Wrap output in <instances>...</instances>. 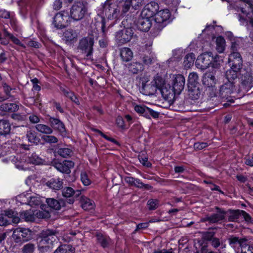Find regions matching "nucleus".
Segmentation results:
<instances>
[{"mask_svg":"<svg viewBox=\"0 0 253 253\" xmlns=\"http://www.w3.org/2000/svg\"><path fill=\"white\" fill-rule=\"evenodd\" d=\"M42 139L46 143H56L58 142V138L53 135H44Z\"/></svg>","mask_w":253,"mask_h":253,"instance_id":"obj_53","label":"nucleus"},{"mask_svg":"<svg viewBox=\"0 0 253 253\" xmlns=\"http://www.w3.org/2000/svg\"><path fill=\"white\" fill-rule=\"evenodd\" d=\"M12 236L16 243H21L31 240L32 232L27 228H17L13 231Z\"/></svg>","mask_w":253,"mask_h":253,"instance_id":"obj_8","label":"nucleus"},{"mask_svg":"<svg viewBox=\"0 0 253 253\" xmlns=\"http://www.w3.org/2000/svg\"><path fill=\"white\" fill-rule=\"evenodd\" d=\"M185 83V78L182 75H175L173 79L172 88L169 86V89L165 87L162 89V94L163 96L169 97L174 94H179L184 88Z\"/></svg>","mask_w":253,"mask_h":253,"instance_id":"obj_5","label":"nucleus"},{"mask_svg":"<svg viewBox=\"0 0 253 253\" xmlns=\"http://www.w3.org/2000/svg\"><path fill=\"white\" fill-rule=\"evenodd\" d=\"M214 70L212 69V71L206 72L203 77L202 82L203 84L209 87L210 89L211 88L212 91H214L213 86L216 83V79L214 76Z\"/></svg>","mask_w":253,"mask_h":253,"instance_id":"obj_18","label":"nucleus"},{"mask_svg":"<svg viewBox=\"0 0 253 253\" xmlns=\"http://www.w3.org/2000/svg\"><path fill=\"white\" fill-rule=\"evenodd\" d=\"M26 137L29 142L35 145H38L41 142V139L37 133L33 130H30L27 131Z\"/></svg>","mask_w":253,"mask_h":253,"instance_id":"obj_31","label":"nucleus"},{"mask_svg":"<svg viewBox=\"0 0 253 253\" xmlns=\"http://www.w3.org/2000/svg\"><path fill=\"white\" fill-rule=\"evenodd\" d=\"M75 190L71 187H66L62 191V194L63 197L70 198L74 194Z\"/></svg>","mask_w":253,"mask_h":253,"instance_id":"obj_51","label":"nucleus"},{"mask_svg":"<svg viewBox=\"0 0 253 253\" xmlns=\"http://www.w3.org/2000/svg\"><path fill=\"white\" fill-rule=\"evenodd\" d=\"M81 179L85 186H88L90 184V180L88 178L85 172H82L81 174Z\"/></svg>","mask_w":253,"mask_h":253,"instance_id":"obj_56","label":"nucleus"},{"mask_svg":"<svg viewBox=\"0 0 253 253\" xmlns=\"http://www.w3.org/2000/svg\"><path fill=\"white\" fill-rule=\"evenodd\" d=\"M15 213L12 210H8L5 211V216L7 218H9L11 219V221L15 224L18 223L20 221V218L17 216Z\"/></svg>","mask_w":253,"mask_h":253,"instance_id":"obj_45","label":"nucleus"},{"mask_svg":"<svg viewBox=\"0 0 253 253\" xmlns=\"http://www.w3.org/2000/svg\"><path fill=\"white\" fill-rule=\"evenodd\" d=\"M95 131L98 134H99L102 137H103V138H104L106 140H107L108 141H111V142H113V143H115L116 144L119 145L118 142H117V140H116L115 139H114L113 138H111V137H109L107 136V135L104 134L103 132H102L100 130L96 129V130H95Z\"/></svg>","mask_w":253,"mask_h":253,"instance_id":"obj_58","label":"nucleus"},{"mask_svg":"<svg viewBox=\"0 0 253 253\" xmlns=\"http://www.w3.org/2000/svg\"><path fill=\"white\" fill-rule=\"evenodd\" d=\"M0 17L4 18V19L10 18L9 12L5 10H0Z\"/></svg>","mask_w":253,"mask_h":253,"instance_id":"obj_62","label":"nucleus"},{"mask_svg":"<svg viewBox=\"0 0 253 253\" xmlns=\"http://www.w3.org/2000/svg\"><path fill=\"white\" fill-rule=\"evenodd\" d=\"M245 164L249 166H253V157L247 156L245 158Z\"/></svg>","mask_w":253,"mask_h":253,"instance_id":"obj_64","label":"nucleus"},{"mask_svg":"<svg viewBox=\"0 0 253 253\" xmlns=\"http://www.w3.org/2000/svg\"><path fill=\"white\" fill-rule=\"evenodd\" d=\"M48 121L51 128H53L55 130H58L59 132L62 133H65L66 132V129L64 124L59 119H57L54 117H50Z\"/></svg>","mask_w":253,"mask_h":253,"instance_id":"obj_23","label":"nucleus"},{"mask_svg":"<svg viewBox=\"0 0 253 253\" xmlns=\"http://www.w3.org/2000/svg\"><path fill=\"white\" fill-rule=\"evenodd\" d=\"M93 202L91 200L87 198H83L82 207L84 210H89L93 209Z\"/></svg>","mask_w":253,"mask_h":253,"instance_id":"obj_47","label":"nucleus"},{"mask_svg":"<svg viewBox=\"0 0 253 253\" xmlns=\"http://www.w3.org/2000/svg\"><path fill=\"white\" fill-rule=\"evenodd\" d=\"M57 232L55 230L46 229L41 233V239L38 242L40 252H49L53 249L55 243H57Z\"/></svg>","mask_w":253,"mask_h":253,"instance_id":"obj_1","label":"nucleus"},{"mask_svg":"<svg viewBox=\"0 0 253 253\" xmlns=\"http://www.w3.org/2000/svg\"><path fill=\"white\" fill-rule=\"evenodd\" d=\"M35 250V245L29 243L25 245L21 249L22 253H33Z\"/></svg>","mask_w":253,"mask_h":253,"instance_id":"obj_48","label":"nucleus"},{"mask_svg":"<svg viewBox=\"0 0 253 253\" xmlns=\"http://www.w3.org/2000/svg\"><path fill=\"white\" fill-rule=\"evenodd\" d=\"M228 62L231 68L226 72V77L229 79H237L238 72L242 69L243 59L240 53L238 52H232L228 59Z\"/></svg>","mask_w":253,"mask_h":253,"instance_id":"obj_2","label":"nucleus"},{"mask_svg":"<svg viewBox=\"0 0 253 253\" xmlns=\"http://www.w3.org/2000/svg\"><path fill=\"white\" fill-rule=\"evenodd\" d=\"M115 0H107L102 6V12L109 19L116 17V13L118 11Z\"/></svg>","mask_w":253,"mask_h":253,"instance_id":"obj_13","label":"nucleus"},{"mask_svg":"<svg viewBox=\"0 0 253 253\" xmlns=\"http://www.w3.org/2000/svg\"><path fill=\"white\" fill-rule=\"evenodd\" d=\"M241 253H253V244H248V240H247L245 245L242 247Z\"/></svg>","mask_w":253,"mask_h":253,"instance_id":"obj_49","label":"nucleus"},{"mask_svg":"<svg viewBox=\"0 0 253 253\" xmlns=\"http://www.w3.org/2000/svg\"><path fill=\"white\" fill-rule=\"evenodd\" d=\"M125 182L129 185L139 188L140 187L141 180L133 177L126 176L125 178Z\"/></svg>","mask_w":253,"mask_h":253,"instance_id":"obj_42","label":"nucleus"},{"mask_svg":"<svg viewBox=\"0 0 253 253\" xmlns=\"http://www.w3.org/2000/svg\"><path fill=\"white\" fill-rule=\"evenodd\" d=\"M74 166V163L71 161H64L63 163H57L54 165L55 168L62 173L69 174L71 172V169Z\"/></svg>","mask_w":253,"mask_h":253,"instance_id":"obj_20","label":"nucleus"},{"mask_svg":"<svg viewBox=\"0 0 253 253\" xmlns=\"http://www.w3.org/2000/svg\"><path fill=\"white\" fill-rule=\"evenodd\" d=\"M226 77L227 82L222 85L219 89V95L222 98L227 99L236 89L237 79H229Z\"/></svg>","mask_w":253,"mask_h":253,"instance_id":"obj_6","label":"nucleus"},{"mask_svg":"<svg viewBox=\"0 0 253 253\" xmlns=\"http://www.w3.org/2000/svg\"><path fill=\"white\" fill-rule=\"evenodd\" d=\"M10 40L15 45H18V46L22 47L24 48H25L26 47L25 45L24 44H23L18 38L15 37L13 35L11 36Z\"/></svg>","mask_w":253,"mask_h":253,"instance_id":"obj_59","label":"nucleus"},{"mask_svg":"<svg viewBox=\"0 0 253 253\" xmlns=\"http://www.w3.org/2000/svg\"><path fill=\"white\" fill-rule=\"evenodd\" d=\"M87 11L85 5L82 2L75 3L71 9V17L75 20L82 19Z\"/></svg>","mask_w":253,"mask_h":253,"instance_id":"obj_11","label":"nucleus"},{"mask_svg":"<svg viewBox=\"0 0 253 253\" xmlns=\"http://www.w3.org/2000/svg\"><path fill=\"white\" fill-rule=\"evenodd\" d=\"M147 205L150 210H154L159 206V201L157 199H150L147 202Z\"/></svg>","mask_w":253,"mask_h":253,"instance_id":"obj_52","label":"nucleus"},{"mask_svg":"<svg viewBox=\"0 0 253 253\" xmlns=\"http://www.w3.org/2000/svg\"><path fill=\"white\" fill-rule=\"evenodd\" d=\"M226 212L229 222H236L241 216V210H229Z\"/></svg>","mask_w":253,"mask_h":253,"instance_id":"obj_30","label":"nucleus"},{"mask_svg":"<svg viewBox=\"0 0 253 253\" xmlns=\"http://www.w3.org/2000/svg\"><path fill=\"white\" fill-rule=\"evenodd\" d=\"M27 161L31 164L39 165L41 163L42 160L36 153H32L28 154Z\"/></svg>","mask_w":253,"mask_h":253,"instance_id":"obj_44","label":"nucleus"},{"mask_svg":"<svg viewBox=\"0 0 253 253\" xmlns=\"http://www.w3.org/2000/svg\"><path fill=\"white\" fill-rule=\"evenodd\" d=\"M188 88V95L190 98L197 100L200 98L202 93L200 85L189 86Z\"/></svg>","mask_w":253,"mask_h":253,"instance_id":"obj_28","label":"nucleus"},{"mask_svg":"<svg viewBox=\"0 0 253 253\" xmlns=\"http://www.w3.org/2000/svg\"><path fill=\"white\" fill-rule=\"evenodd\" d=\"M74 249L70 245H62L60 246L54 253H74Z\"/></svg>","mask_w":253,"mask_h":253,"instance_id":"obj_39","label":"nucleus"},{"mask_svg":"<svg viewBox=\"0 0 253 253\" xmlns=\"http://www.w3.org/2000/svg\"><path fill=\"white\" fill-rule=\"evenodd\" d=\"M170 13L169 10L165 9L158 11L155 17V21L160 25L161 28L165 27L170 22Z\"/></svg>","mask_w":253,"mask_h":253,"instance_id":"obj_14","label":"nucleus"},{"mask_svg":"<svg viewBox=\"0 0 253 253\" xmlns=\"http://www.w3.org/2000/svg\"><path fill=\"white\" fill-rule=\"evenodd\" d=\"M10 125L8 121L5 120H0V134L6 135L10 132Z\"/></svg>","mask_w":253,"mask_h":253,"instance_id":"obj_35","label":"nucleus"},{"mask_svg":"<svg viewBox=\"0 0 253 253\" xmlns=\"http://www.w3.org/2000/svg\"><path fill=\"white\" fill-rule=\"evenodd\" d=\"M70 16L67 11L63 10L57 13L53 17L52 24L57 29H62L68 26Z\"/></svg>","mask_w":253,"mask_h":253,"instance_id":"obj_7","label":"nucleus"},{"mask_svg":"<svg viewBox=\"0 0 253 253\" xmlns=\"http://www.w3.org/2000/svg\"><path fill=\"white\" fill-rule=\"evenodd\" d=\"M159 9L158 3L155 1H151L146 4L141 11V16L147 18H151L156 16Z\"/></svg>","mask_w":253,"mask_h":253,"instance_id":"obj_16","label":"nucleus"},{"mask_svg":"<svg viewBox=\"0 0 253 253\" xmlns=\"http://www.w3.org/2000/svg\"><path fill=\"white\" fill-rule=\"evenodd\" d=\"M46 203L49 208L56 211L60 210L61 207L66 206V202L63 199L58 200L54 198H47Z\"/></svg>","mask_w":253,"mask_h":253,"instance_id":"obj_22","label":"nucleus"},{"mask_svg":"<svg viewBox=\"0 0 253 253\" xmlns=\"http://www.w3.org/2000/svg\"><path fill=\"white\" fill-rule=\"evenodd\" d=\"M198 81L199 77L198 74L195 72L191 73L188 77V86L200 85Z\"/></svg>","mask_w":253,"mask_h":253,"instance_id":"obj_41","label":"nucleus"},{"mask_svg":"<svg viewBox=\"0 0 253 253\" xmlns=\"http://www.w3.org/2000/svg\"><path fill=\"white\" fill-rule=\"evenodd\" d=\"M216 49L219 53H222L225 50V41L222 37H218L216 40Z\"/></svg>","mask_w":253,"mask_h":253,"instance_id":"obj_43","label":"nucleus"},{"mask_svg":"<svg viewBox=\"0 0 253 253\" xmlns=\"http://www.w3.org/2000/svg\"><path fill=\"white\" fill-rule=\"evenodd\" d=\"M2 86L4 89V91L6 95L8 96H10V92L12 90V88L10 87L7 84L3 83L2 84Z\"/></svg>","mask_w":253,"mask_h":253,"instance_id":"obj_63","label":"nucleus"},{"mask_svg":"<svg viewBox=\"0 0 253 253\" xmlns=\"http://www.w3.org/2000/svg\"><path fill=\"white\" fill-rule=\"evenodd\" d=\"M62 180L59 178H52L48 181L46 184L50 188L54 190H59L63 187Z\"/></svg>","mask_w":253,"mask_h":253,"instance_id":"obj_29","label":"nucleus"},{"mask_svg":"<svg viewBox=\"0 0 253 253\" xmlns=\"http://www.w3.org/2000/svg\"><path fill=\"white\" fill-rule=\"evenodd\" d=\"M134 110L137 113L147 118H150V116L154 118H157L159 115L158 112L144 105H137L135 106Z\"/></svg>","mask_w":253,"mask_h":253,"instance_id":"obj_17","label":"nucleus"},{"mask_svg":"<svg viewBox=\"0 0 253 253\" xmlns=\"http://www.w3.org/2000/svg\"><path fill=\"white\" fill-rule=\"evenodd\" d=\"M231 49L232 52H237L238 48L239 47V42L240 39H234L233 40H231Z\"/></svg>","mask_w":253,"mask_h":253,"instance_id":"obj_55","label":"nucleus"},{"mask_svg":"<svg viewBox=\"0 0 253 253\" xmlns=\"http://www.w3.org/2000/svg\"><path fill=\"white\" fill-rule=\"evenodd\" d=\"M241 215H242L246 221L252 223L253 220L250 215L245 211L241 210Z\"/></svg>","mask_w":253,"mask_h":253,"instance_id":"obj_60","label":"nucleus"},{"mask_svg":"<svg viewBox=\"0 0 253 253\" xmlns=\"http://www.w3.org/2000/svg\"><path fill=\"white\" fill-rule=\"evenodd\" d=\"M120 56L123 61L128 62L132 59L133 53L130 48L124 47L121 49Z\"/></svg>","mask_w":253,"mask_h":253,"instance_id":"obj_33","label":"nucleus"},{"mask_svg":"<svg viewBox=\"0 0 253 253\" xmlns=\"http://www.w3.org/2000/svg\"><path fill=\"white\" fill-rule=\"evenodd\" d=\"M215 60L211 52H205L198 57L196 63L202 69H206Z\"/></svg>","mask_w":253,"mask_h":253,"instance_id":"obj_12","label":"nucleus"},{"mask_svg":"<svg viewBox=\"0 0 253 253\" xmlns=\"http://www.w3.org/2000/svg\"><path fill=\"white\" fill-rule=\"evenodd\" d=\"M96 238L98 243L100 244L103 248L108 247L111 244V240L108 236L102 234H97Z\"/></svg>","mask_w":253,"mask_h":253,"instance_id":"obj_34","label":"nucleus"},{"mask_svg":"<svg viewBox=\"0 0 253 253\" xmlns=\"http://www.w3.org/2000/svg\"><path fill=\"white\" fill-rule=\"evenodd\" d=\"M20 216L26 221H33L35 220V212L32 210H27L21 212Z\"/></svg>","mask_w":253,"mask_h":253,"instance_id":"obj_37","label":"nucleus"},{"mask_svg":"<svg viewBox=\"0 0 253 253\" xmlns=\"http://www.w3.org/2000/svg\"><path fill=\"white\" fill-rule=\"evenodd\" d=\"M164 82L162 77L156 76L151 82H147L142 84L140 92L145 95H154L158 89H160L162 91V89L164 88Z\"/></svg>","mask_w":253,"mask_h":253,"instance_id":"obj_3","label":"nucleus"},{"mask_svg":"<svg viewBox=\"0 0 253 253\" xmlns=\"http://www.w3.org/2000/svg\"><path fill=\"white\" fill-rule=\"evenodd\" d=\"M35 212V217L40 218H48L50 217L49 213L45 211H37Z\"/></svg>","mask_w":253,"mask_h":253,"instance_id":"obj_54","label":"nucleus"},{"mask_svg":"<svg viewBox=\"0 0 253 253\" xmlns=\"http://www.w3.org/2000/svg\"><path fill=\"white\" fill-rule=\"evenodd\" d=\"M215 209L217 211L216 213L206 216L203 218L202 220L203 221H208L210 223H215L224 220L226 214V211L217 207H215Z\"/></svg>","mask_w":253,"mask_h":253,"instance_id":"obj_15","label":"nucleus"},{"mask_svg":"<svg viewBox=\"0 0 253 253\" xmlns=\"http://www.w3.org/2000/svg\"><path fill=\"white\" fill-rule=\"evenodd\" d=\"M35 127L37 131L42 133L50 134L53 132V129L50 126L44 124H37Z\"/></svg>","mask_w":253,"mask_h":253,"instance_id":"obj_38","label":"nucleus"},{"mask_svg":"<svg viewBox=\"0 0 253 253\" xmlns=\"http://www.w3.org/2000/svg\"><path fill=\"white\" fill-rule=\"evenodd\" d=\"M139 58L140 61L146 65H150L153 64L156 60L155 54L150 52L140 54Z\"/></svg>","mask_w":253,"mask_h":253,"instance_id":"obj_25","label":"nucleus"},{"mask_svg":"<svg viewBox=\"0 0 253 253\" xmlns=\"http://www.w3.org/2000/svg\"><path fill=\"white\" fill-rule=\"evenodd\" d=\"M247 3V8L242 7V12L250 19V23L253 26V4L251 0H244Z\"/></svg>","mask_w":253,"mask_h":253,"instance_id":"obj_26","label":"nucleus"},{"mask_svg":"<svg viewBox=\"0 0 253 253\" xmlns=\"http://www.w3.org/2000/svg\"><path fill=\"white\" fill-rule=\"evenodd\" d=\"M134 32L132 28H126L116 33L115 40L119 45H122L130 41Z\"/></svg>","mask_w":253,"mask_h":253,"instance_id":"obj_9","label":"nucleus"},{"mask_svg":"<svg viewBox=\"0 0 253 253\" xmlns=\"http://www.w3.org/2000/svg\"><path fill=\"white\" fill-rule=\"evenodd\" d=\"M149 226V222H143L139 223L137 225L136 228L134 230L135 232H137L140 229L147 228Z\"/></svg>","mask_w":253,"mask_h":253,"instance_id":"obj_61","label":"nucleus"},{"mask_svg":"<svg viewBox=\"0 0 253 253\" xmlns=\"http://www.w3.org/2000/svg\"><path fill=\"white\" fill-rule=\"evenodd\" d=\"M151 22L149 18L142 16L141 15L138 18L136 25L137 28L141 31L147 32L151 27Z\"/></svg>","mask_w":253,"mask_h":253,"instance_id":"obj_19","label":"nucleus"},{"mask_svg":"<svg viewBox=\"0 0 253 253\" xmlns=\"http://www.w3.org/2000/svg\"><path fill=\"white\" fill-rule=\"evenodd\" d=\"M132 0H117L118 2V6L122 7V12L126 13L128 11L132 5Z\"/></svg>","mask_w":253,"mask_h":253,"instance_id":"obj_36","label":"nucleus"},{"mask_svg":"<svg viewBox=\"0 0 253 253\" xmlns=\"http://www.w3.org/2000/svg\"><path fill=\"white\" fill-rule=\"evenodd\" d=\"M27 204L31 207L39 206L41 204V201L38 197L29 196L27 198Z\"/></svg>","mask_w":253,"mask_h":253,"instance_id":"obj_50","label":"nucleus"},{"mask_svg":"<svg viewBox=\"0 0 253 253\" xmlns=\"http://www.w3.org/2000/svg\"><path fill=\"white\" fill-rule=\"evenodd\" d=\"M247 240V239L245 238H239L234 236H231L228 239L230 246L237 252H239V247H240L241 249L242 247L245 245V243Z\"/></svg>","mask_w":253,"mask_h":253,"instance_id":"obj_21","label":"nucleus"},{"mask_svg":"<svg viewBox=\"0 0 253 253\" xmlns=\"http://www.w3.org/2000/svg\"><path fill=\"white\" fill-rule=\"evenodd\" d=\"M57 153L63 158H67L72 155L73 152L68 148H61L58 149Z\"/></svg>","mask_w":253,"mask_h":253,"instance_id":"obj_46","label":"nucleus"},{"mask_svg":"<svg viewBox=\"0 0 253 253\" xmlns=\"http://www.w3.org/2000/svg\"><path fill=\"white\" fill-rule=\"evenodd\" d=\"M128 71L133 74H137L144 70V66L139 62H132L126 65Z\"/></svg>","mask_w":253,"mask_h":253,"instance_id":"obj_27","label":"nucleus"},{"mask_svg":"<svg viewBox=\"0 0 253 253\" xmlns=\"http://www.w3.org/2000/svg\"><path fill=\"white\" fill-rule=\"evenodd\" d=\"M253 86V65L249 64L241 71L239 90L248 91Z\"/></svg>","mask_w":253,"mask_h":253,"instance_id":"obj_4","label":"nucleus"},{"mask_svg":"<svg viewBox=\"0 0 253 253\" xmlns=\"http://www.w3.org/2000/svg\"><path fill=\"white\" fill-rule=\"evenodd\" d=\"M195 59V54L193 53H190L187 54L184 57L183 64L185 68H189L194 64Z\"/></svg>","mask_w":253,"mask_h":253,"instance_id":"obj_40","label":"nucleus"},{"mask_svg":"<svg viewBox=\"0 0 253 253\" xmlns=\"http://www.w3.org/2000/svg\"><path fill=\"white\" fill-rule=\"evenodd\" d=\"M64 37L66 42H74L78 37L77 32L73 29H68L64 33Z\"/></svg>","mask_w":253,"mask_h":253,"instance_id":"obj_32","label":"nucleus"},{"mask_svg":"<svg viewBox=\"0 0 253 253\" xmlns=\"http://www.w3.org/2000/svg\"><path fill=\"white\" fill-rule=\"evenodd\" d=\"M19 109V106L15 103H3L0 106V114L4 115L7 112H14Z\"/></svg>","mask_w":253,"mask_h":253,"instance_id":"obj_24","label":"nucleus"},{"mask_svg":"<svg viewBox=\"0 0 253 253\" xmlns=\"http://www.w3.org/2000/svg\"><path fill=\"white\" fill-rule=\"evenodd\" d=\"M208 145L206 142H197L194 143V148L197 150H200L207 147Z\"/></svg>","mask_w":253,"mask_h":253,"instance_id":"obj_57","label":"nucleus"},{"mask_svg":"<svg viewBox=\"0 0 253 253\" xmlns=\"http://www.w3.org/2000/svg\"><path fill=\"white\" fill-rule=\"evenodd\" d=\"M93 44V38L90 36L84 37L80 40L78 49L81 50L82 53L85 54L86 56L88 57L92 54Z\"/></svg>","mask_w":253,"mask_h":253,"instance_id":"obj_10","label":"nucleus"}]
</instances>
